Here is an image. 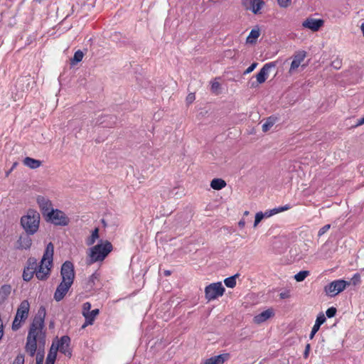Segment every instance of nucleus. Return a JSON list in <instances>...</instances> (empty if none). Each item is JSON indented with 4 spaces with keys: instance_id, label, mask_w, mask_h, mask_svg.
<instances>
[{
    "instance_id": "50",
    "label": "nucleus",
    "mask_w": 364,
    "mask_h": 364,
    "mask_svg": "<svg viewBox=\"0 0 364 364\" xmlns=\"http://www.w3.org/2000/svg\"><path fill=\"white\" fill-rule=\"evenodd\" d=\"M55 359L50 358V357L46 358V364H54L55 363Z\"/></svg>"
},
{
    "instance_id": "53",
    "label": "nucleus",
    "mask_w": 364,
    "mask_h": 364,
    "mask_svg": "<svg viewBox=\"0 0 364 364\" xmlns=\"http://www.w3.org/2000/svg\"><path fill=\"white\" fill-rule=\"evenodd\" d=\"M264 218H268L272 215V213L269 210H267L263 213Z\"/></svg>"
},
{
    "instance_id": "26",
    "label": "nucleus",
    "mask_w": 364,
    "mask_h": 364,
    "mask_svg": "<svg viewBox=\"0 0 364 364\" xmlns=\"http://www.w3.org/2000/svg\"><path fill=\"white\" fill-rule=\"evenodd\" d=\"M36 270L28 269V267H25L23 269L22 277L23 279L26 282H29L36 274Z\"/></svg>"
},
{
    "instance_id": "15",
    "label": "nucleus",
    "mask_w": 364,
    "mask_h": 364,
    "mask_svg": "<svg viewBox=\"0 0 364 364\" xmlns=\"http://www.w3.org/2000/svg\"><path fill=\"white\" fill-rule=\"evenodd\" d=\"M29 309L30 304L28 300L22 301L17 309L15 316L20 318L21 320L26 321L28 316Z\"/></svg>"
},
{
    "instance_id": "21",
    "label": "nucleus",
    "mask_w": 364,
    "mask_h": 364,
    "mask_svg": "<svg viewBox=\"0 0 364 364\" xmlns=\"http://www.w3.org/2000/svg\"><path fill=\"white\" fill-rule=\"evenodd\" d=\"M99 314V309H95L92 311H90L87 315H85V323L82 326V328H85L87 325H92L93 321L96 317Z\"/></svg>"
},
{
    "instance_id": "52",
    "label": "nucleus",
    "mask_w": 364,
    "mask_h": 364,
    "mask_svg": "<svg viewBox=\"0 0 364 364\" xmlns=\"http://www.w3.org/2000/svg\"><path fill=\"white\" fill-rule=\"evenodd\" d=\"M353 284H356V282H357L358 281H359V279H360V276H359V274H355V275H354V277H353Z\"/></svg>"
},
{
    "instance_id": "17",
    "label": "nucleus",
    "mask_w": 364,
    "mask_h": 364,
    "mask_svg": "<svg viewBox=\"0 0 364 364\" xmlns=\"http://www.w3.org/2000/svg\"><path fill=\"white\" fill-rule=\"evenodd\" d=\"M30 235H28L27 233H26V235H21L19 237L17 241V243L18 245V249L28 250L31 247L32 239L31 238Z\"/></svg>"
},
{
    "instance_id": "10",
    "label": "nucleus",
    "mask_w": 364,
    "mask_h": 364,
    "mask_svg": "<svg viewBox=\"0 0 364 364\" xmlns=\"http://www.w3.org/2000/svg\"><path fill=\"white\" fill-rule=\"evenodd\" d=\"M242 4L246 10L251 11L255 14H261V9L264 5L263 0H242Z\"/></svg>"
},
{
    "instance_id": "37",
    "label": "nucleus",
    "mask_w": 364,
    "mask_h": 364,
    "mask_svg": "<svg viewBox=\"0 0 364 364\" xmlns=\"http://www.w3.org/2000/svg\"><path fill=\"white\" fill-rule=\"evenodd\" d=\"M24 355L23 353H18L12 364H24Z\"/></svg>"
},
{
    "instance_id": "39",
    "label": "nucleus",
    "mask_w": 364,
    "mask_h": 364,
    "mask_svg": "<svg viewBox=\"0 0 364 364\" xmlns=\"http://www.w3.org/2000/svg\"><path fill=\"white\" fill-rule=\"evenodd\" d=\"M91 304L89 302H85L82 305V315L85 317V315H87L90 311Z\"/></svg>"
},
{
    "instance_id": "8",
    "label": "nucleus",
    "mask_w": 364,
    "mask_h": 364,
    "mask_svg": "<svg viewBox=\"0 0 364 364\" xmlns=\"http://www.w3.org/2000/svg\"><path fill=\"white\" fill-rule=\"evenodd\" d=\"M60 276L62 282L73 284L75 279L74 265L70 261H65L61 266Z\"/></svg>"
},
{
    "instance_id": "6",
    "label": "nucleus",
    "mask_w": 364,
    "mask_h": 364,
    "mask_svg": "<svg viewBox=\"0 0 364 364\" xmlns=\"http://www.w3.org/2000/svg\"><path fill=\"white\" fill-rule=\"evenodd\" d=\"M225 288L221 282L212 283L205 289V296L208 301L217 299L223 295Z\"/></svg>"
},
{
    "instance_id": "13",
    "label": "nucleus",
    "mask_w": 364,
    "mask_h": 364,
    "mask_svg": "<svg viewBox=\"0 0 364 364\" xmlns=\"http://www.w3.org/2000/svg\"><path fill=\"white\" fill-rule=\"evenodd\" d=\"M72 284H73L68 282H61L57 287L56 290L54 293V299L56 301H61L69 291Z\"/></svg>"
},
{
    "instance_id": "29",
    "label": "nucleus",
    "mask_w": 364,
    "mask_h": 364,
    "mask_svg": "<svg viewBox=\"0 0 364 364\" xmlns=\"http://www.w3.org/2000/svg\"><path fill=\"white\" fill-rule=\"evenodd\" d=\"M38 339V349L41 350H44V347L46 345V333L43 331V329H41V331H38V336L37 340Z\"/></svg>"
},
{
    "instance_id": "5",
    "label": "nucleus",
    "mask_w": 364,
    "mask_h": 364,
    "mask_svg": "<svg viewBox=\"0 0 364 364\" xmlns=\"http://www.w3.org/2000/svg\"><path fill=\"white\" fill-rule=\"evenodd\" d=\"M44 218L47 222L57 226H66L70 223L69 218L59 209H51Z\"/></svg>"
},
{
    "instance_id": "41",
    "label": "nucleus",
    "mask_w": 364,
    "mask_h": 364,
    "mask_svg": "<svg viewBox=\"0 0 364 364\" xmlns=\"http://www.w3.org/2000/svg\"><path fill=\"white\" fill-rule=\"evenodd\" d=\"M326 318L323 313H320L316 320L315 323L318 324V326H321L325 321Z\"/></svg>"
},
{
    "instance_id": "51",
    "label": "nucleus",
    "mask_w": 364,
    "mask_h": 364,
    "mask_svg": "<svg viewBox=\"0 0 364 364\" xmlns=\"http://www.w3.org/2000/svg\"><path fill=\"white\" fill-rule=\"evenodd\" d=\"M320 328V326H318V324H316L314 323L313 328H312V330L311 331H314V333H317L318 331Z\"/></svg>"
},
{
    "instance_id": "64",
    "label": "nucleus",
    "mask_w": 364,
    "mask_h": 364,
    "mask_svg": "<svg viewBox=\"0 0 364 364\" xmlns=\"http://www.w3.org/2000/svg\"><path fill=\"white\" fill-rule=\"evenodd\" d=\"M11 170L7 172V174H9L11 173Z\"/></svg>"
},
{
    "instance_id": "32",
    "label": "nucleus",
    "mask_w": 364,
    "mask_h": 364,
    "mask_svg": "<svg viewBox=\"0 0 364 364\" xmlns=\"http://www.w3.org/2000/svg\"><path fill=\"white\" fill-rule=\"evenodd\" d=\"M38 263H37V259L35 258V257H29L26 262V267H28V269H33V270H36L38 268Z\"/></svg>"
},
{
    "instance_id": "28",
    "label": "nucleus",
    "mask_w": 364,
    "mask_h": 364,
    "mask_svg": "<svg viewBox=\"0 0 364 364\" xmlns=\"http://www.w3.org/2000/svg\"><path fill=\"white\" fill-rule=\"evenodd\" d=\"M239 277V274L229 277L224 280V283L227 287L234 288L236 285V278Z\"/></svg>"
},
{
    "instance_id": "30",
    "label": "nucleus",
    "mask_w": 364,
    "mask_h": 364,
    "mask_svg": "<svg viewBox=\"0 0 364 364\" xmlns=\"http://www.w3.org/2000/svg\"><path fill=\"white\" fill-rule=\"evenodd\" d=\"M98 279V274L96 273L92 274L88 279L85 288L92 289L95 285V280Z\"/></svg>"
},
{
    "instance_id": "14",
    "label": "nucleus",
    "mask_w": 364,
    "mask_h": 364,
    "mask_svg": "<svg viewBox=\"0 0 364 364\" xmlns=\"http://www.w3.org/2000/svg\"><path fill=\"white\" fill-rule=\"evenodd\" d=\"M323 23L324 21L322 19L308 18L302 23V26L312 31H318Z\"/></svg>"
},
{
    "instance_id": "61",
    "label": "nucleus",
    "mask_w": 364,
    "mask_h": 364,
    "mask_svg": "<svg viewBox=\"0 0 364 364\" xmlns=\"http://www.w3.org/2000/svg\"><path fill=\"white\" fill-rule=\"evenodd\" d=\"M16 165H17V162L14 163V164L11 168V171H12L16 166Z\"/></svg>"
},
{
    "instance_id": "18",
    "label": "nucleus",
    "mask_w": 364,
    "mask_h": 364,
    "mask_svg": "<svg viewBox=\"0 0 364 364\" xmlns=\"http://www.w3.org/2000/svg\"><path fill=\"white\" fill-rule=\"evenodd\" d=\"M274 315L272 309H267L258 315L255 316L253 318L255 323L259 324L266 321L268 318Z\"/></svg>"
},
{
    "instance_id": "27",
    "label": "nucleus",
    "mask_w": 364,
    "mask_h": 364,
    "mask_svg": "<svg viewBox=\"0 0 364 364\" xmlns=\"http://www.w3.org/2000/svg\"><path fill=\"white\" fill-rule=\"evenodd\" d=\"M277 117H269L267 121L262 124V131L266 132L275 124Z\"/></svg>"
},
{
    "instance_id": "34",
    "label": "nucleus",
    "mask_w": 364,
    "mask_h": 364,
    "mask_svg": "<svg viewBox=\"0 0 364 364\" xmlns=\"http://www.w3.org/2000/svg\"><path fill=\"white\" fill-rule=\"evenodd\" d=\"M58 350V347H56L55 343L53 342L52 343V346L50 348L49 353L47 355V357H50V358L56 359L57 352Z\"/></svg>"
},
{
    "instance_id": "23",
    "label": "nucleus",
    "mask_w": 364,
    "mask_h": 364,
    "mask_svg": "<svg viewBox=\"0 0 364 364\" xmlns=\"http://www.w3.org/2000/svg\"><path fill=\"white\" fill-rule=\"evenodd\" d=\"M260 35V31L259 28H253L249 36L247 38V42L249 43H255L256 40L258 38V37Z\"/></svg>"
},
{
    "instance_id": "25",
    "label": "nucleus",
    "mask_w": 364,
    "mask_h": 364,
    "mask_svg": "<svg viewBox=\"0 0 364 364\" xmlns=\"http://www.w3.org/2000/svg\"><path fill=\"white\" fill-rule=\"evenodd\" d=\"M99 238V228H96L95 230L92 232L91 235L87 239L86 244L88 246L92 245L97 239Z\"/></svg>"
},
{
    "instance_id": "40",
    "label": "nucleus",
    "mask_w": 364,
    "mask_h": 364,
    "mask_svg": "<svg viewBox=\"0 0 364 364\" xmlns=\"http://www.w3.org/2000/svg\"><path fill=\"white\" fill-rule=\"evenodd\" d=\"M289 208V206L288 205H284V206H281V207L277 208H273L272 210H269V211L272 213V215H273L274 214L279 213L282 212L284 210H287Z\"/></svg>"
},
{
    "instance_id": "60",
    "label": "nucleus",
    "mask_w": 364,
    "mask_h": 364,
    "mask_svg": "<svg viewBox=\"0 0 364 364\" xmlns=\"http://www.w3.org/2000/svg\"><path fill=\"white\" fill-rule=\"evenodd\" d=\"M53 326H54V322L53 321L50 322L49 327L53 328Z\"/></svg>"
},
{
    "instance_id": "7",
    "label": "nucleus",
    "mask_w": 364,
    "mask_h": 364,
    "mask_svg": "<svg viewBox=\"0 0 364 364\" xmlns=\"http://www.w3.org/2000/svg\"><path fill=\"white\" fill-rule=\"evenodd\" d=\"M348 284H349V283L345 280H335L331 282L329 284L326 285L324 287V291L326 294L329 295L330 296H334L338 294L340 292L343 291Z\"/></svg>"
},
{
    "instance_id": "58",
    "label": "nucleus",
    "mask_w": 364,
    "mask_h": 364,
    "mask_svg": "<svg viewBox=\"0 0 364 364\" xmlns=\"http://www.w3.org/2000/svg\"><path fill=\"white\" fill-rule=\"evenodd\" d=\"M360 29H361V31H362V33L364 36V22L362 23L361 26H360Z\"/></svg>"
},
{
    "instance_id": "24",
    "label": "nucleus",
    "mask_w": 364,
    "mask_h": 364,
    "mask_svg": "<svg viewBox=\"0 0 364 364\" xmlns=\"http://www.w3.org/2000/svg\"><path fill=\"white\" fill-rule=\"evenodd\" d=\"M304 57H305L304 53L295 56L294 59L292 60V62L291 63V67H290L289 71L291 72L292 70L299 68L301 63L303 61Z\"/></svg>"
},
{
    "instance_id": "59",
    "label": "nucleus",
    "mask_w": 364,
    "mask_h": 364,
    "mask_svg": "<svg viewBox=\"0 0 364 364\" xmlns=\"http://www.w3.org/2000/svg\"><path fill=\"white\" fill-rule=\"evenodd\" d=\"M316 333H314V331H311V333H310V335H309V338H310V339H313V338L314 337V336H315V334H316Z\"/></svg>"
},
{
    "instance_id": "9",
    "label": "nucleus",
    "mask_w": 364,
    "mask_h": 364,
    "mask_svg": "<svg viewBox=\"0 0 364 364\" xmlns=\"http://www.w3.org/2000/svg\"><path fill=\"white\" fill-rule=\"evenodd\" d=\"M275 67L276 62H271L264 65V66L261 68L259 72L256 75L257 81L251 82V87H256L258 86L259 84L264 82L267 80L270 69Z\"/></svg>"
},
{
    "instance_id": "44",
    "label": "nucleus",
    "mask_w": 364,
    "mask_h": 364,
    "mask_svg": "<svg viewBox=\"0 0 364 364\" xmlns=\"http://www.w3.org/2000/svg\"><path fill=\"white\" fill-rule=\"evenodd\" d=\"M258 63H253L251 64L250 66H249L246 70L244 72V75H246V74H249L250 73H252L255 68L257 66Z\"/></svg>"
},
{
    "instance_id": "16",
    "label": "nucleus",
    "mask_w": 364,
    "mask_h": 364,
    "mask_svg": "<svg viewBox=\"0 0 364 364\" xmlns=\"http://www.w3.org/2000/svg\"><path fill=\"white\" fill-rule=\"evenodd\" d=\"M230 357V353H223L206 359L203 364H223Z\"/></svg>"
},
{
    "instance_id": "35",
    "label": "nucleus",
    "mask_w": 364,
    "mask_h": 364,
    "mask_svg": "<svg viewBox=\"0 0 364 364\" xmlns=\"http://www.w3.org/2000/svg\"><path fill=\"white\" fill-rule=\"evenodd\" d=\"M24 321V320H21L20 318L15 316L12 323V330H18L21 327V323Z\"/></svg>"
},
{
    "instance_id": "43",
    "label": "nucleus",
    "mask_w": 364,
    "mask_h": 364,
    "mask_svg": "<svg viewBox=\"0 0 364 364\" xmlns=\"http://www.w3.org/2000/svg\"><path fill=\"white\" fill-rule=\"evenodd\" d=\"M330 228H331V225H329V224L324 225L318 230V235L319 237L323 235L324 233H326L330 229Z\"/></svg>"
},
{
    "instance_id": "11",
    "label": "nucleus",
    "mask_w": 364,
    "mask_h": 364,
    "mask_svg": "<svg viewBox=\"0 0 364 364\" xmlns=\"http://www.w3.org/2000/svg\"><path fill=\"white\" fill-rule=\"evenodd\" d=\"M70 338L68 336H63L56 343L58 350L65 355L70 358L72 356V350L70 348Z\"/></svg>"
},
{
    "instance_id": "42",
    "label": "nucleus",
    "mask_w": 364,
    "mask_h": 364,
    "mask_svg": "<svg viewBox=\"0 0 364 364\" xmlns=\"http://www.w3.org/2000/svg\"><path fill=\"white\" fill-rule=\"evenodd\" d=\"M264 218V215L262 212H259L256 213L255 218V223H254V227H257V225L260 223V221Z\"/></svg>"
},
{
    "instance_id": "20",
    "label": "nucleus",
    "mask_w": 364,
    "mask_h": 364,
    "mask_svg": "<svg viewBox=\"0 0 364 364\" xmlns=\"http://www.w3.org/2000/svg\"><path fill=\"white\" fill-rule=\"evenodd\" d=\"M11 287L9 284H4L0 288V304L5 301L11 294Z\"/></svg>"
},
{
    "instance_id": "12",
    "label": "nucleus",
    "mask_w": 364,
    "mask_h": 364,
    "mask_svg": "<svg viewBox=\"0 0 364 364\" xmlns=\"http://www.w3.org/2000/svg\"><path fill=\"white\" fill-rule=\"evenodd\" d=\"M36 201L44 218L47 216V214L50 212L51 209H53L52 208V202L48 198L38 196Z\"/></svg>"
},
{
    "instance_id": "38",
    "label": "nucleus",
    "mask_w": 364,
    "mask_h": 364,
    "mask_svg": "<svg viewBox=\"0 0 364 364\" xmlns=\"http://www.w3.org/2000/svg\"><path fill=\"white\" fill-rule=\"evenodd\" d=\"M336 312H337L336 309L335 307L332 306V307L328 308L326 310V314L328 318H333L336 316Z\"/></svg>"
},
{
    "instance_id": "49",
    "label": "nucleus",
    "mask_w": 364,
    "mask_h": 364,
    "mask_svg": "<svg viewBox=\"0 0 364 364\" xmlns=\"http://www.w3.org/2000/svg\"><path fill=\"white\" fill-rule=\"evenodd\" d=\"M289 296L290 295H289V291L282 292L279 294L280 298L282 299L289 298Z\"/></svg>"
},
{
    "instance_id": "22",
    "label": "nucleus",
    "mask_w": 364,
    "mask_h": 364,
    "mask_svg": "<svg viewBox=\"0 0 364 364\" xmlns=\"http://www.w3.org/2000/svg\"><path fill=\"white\" fill-rule=\"evenodd\" d=\"M226 186V182L222 178H214L210 182V187L214 190H221Z\"/></svg>"
},
{
    "instance_id": "63",
    "label": "nucleus",
    "mask_w": 364,
    "mask_h": 364,
    "mask_svg": "<svg viewBox=\"0 0 364 364\" xmlns=\"http://www.w3.org/2000/svg\"><path fill=\"white\" fill-rule=\"evenodd\" d=\"M11 170L7 172V174H9L11 173Z\"/></svg>"
},
{
    "instance_id": "48",
    "label": "nucleus",
    "mask_w": 364,
    "mask_h": 364,
    "mask_svg": "<svg viewBox=\"0 0 364 364\" xmlns=\"http://www.w3.org/2000/svg\"><path fill=\"white\" fill-rule=\"evenodd\" d=\"M220 83L218 82H214L212 83V85H211V90L213 92H215L217 91L219 88H220Z\"/></svg>"
},
{
    "instance_id": "47",
    "label": "nucleus",
    "mask_w": 364,
    "mask_h": 364,
    "mask_svg": "<svg viewBox=\"0 0 364 364\" xmlns=\"http://www.w3.org/2000/svg\"><path fill=\"white\" fill-rule=\"evenodd\" d=\"M310 349H311V346L309 343L306 344V347H305V350H304V357L305 358H307L308 356H309V351H310Z\"/></svg>"
},
{
    "instance_id": "56",
    "label": "nucleus",
    "mask_w": 364,
    "mask_h": 364,
    "mask_svg": "<svg viewBox=\"0 0 364 364\" xmlns=\"http://www.w3.org/2000/svg\"><path fill=\"white\" fill-rule=\"evenodd\" d=\"M238 225H239L240 228H244V227H245V220H240V221H239V223H238Z\"/></svg>"
},
{
    "instance_id": "1",
    "label": "nucleus",
    "mask_w": 364,
    "mask_h": 364,
    "mask_svg": "<svg viewBox=\"0 0 364 364\" xmlns=\"http://www.w3.org/2000/svg\"><path fill=\"white\" fill-rule=\"evenodd\" d=\"M46 315V308L41 306L33 319L26 338V351L30 356H34L37 350V338L38 331L44 328V321Z\"/></svg>"
},
{
    "instance_id": "55",
    "label": "nucleus",
    "mask_w": 364,
    "mask_h": 364,
    "mask_svg": "<svg viewBox=\"0 0 364 364\" xmlns=\"http://www.w3.org/2000/svg\"><path fill=\"white\" fill-rule=\"evenodd\" d=\"M4 336V328H3V324H0V340L3 338Z\"/></svg>"
},
{
    "instance_id": "54",
    "label": "nucleus",
    "mask_w": 364,
    "mask_h": 364,
    "mask_svg": "<svg viewBox=\"0 0 364 364\" xmlns=\"http://www.w3.org/2000/svg\"><path fill=\"white\" fill-rule=\"evenodd\" d=\"M364 124V117H362L360 119H359V120L358 121V122L356 123L355 126H356V127H358V126H360V125H362V124Z\"/></svg>"
},
{
    "instance_id": "33",
    "label": "nucleus",
    "mask_w": 364,
    "mask_h": 364,
    "mask_svg": "<svg viewBox=\"0 0 364 364\" xmlns=\"http://www.w3.org/2000/svg\"><path fill=\"white\" fill-rule=\"evenodd\" d=\"M309 275V272L307 270L300 271L294 275V279L296 282L304 281Z\"/></svg>"
},
{
    "instance_id": "19",
    "label": "nucleus",
    "mask_w": 364,
    "mask_h": 364,
    "mask_svg": "<svg viewBox=\"0 0 364 364\" xmlns=\"http://www.w3.org/2000/svg\"><path fill=\"white\" fill-rule=\"evenodd\" d=\"M23 163L25 166L29 167L30 168L35 169L40 167L42 164V161L40 160H37L31 157H26Z\"/></svg>"
},
{
    "instance_id": "3",
    "label": "nucleus",
    "mask_w": 364,
    "mask_h": 364,
    "mask_svg": "<svg viewBox=\"0 0 364 364\" xmlns=\"http://www.w3.org/2000/svg\"><path fill=\"white\" fill-rule=\"evenodd\" d=\"M113 246L108 240H100V243L89 249L87 264L90 265L97 262H102L112 251Z\"/></svg>"
},
{
    "instance_id": "2",
    "label": "nucleus",
    "mask_w": 364,
    "mask_h": 364,
    "mask_svg": "<svg viewBox=\"0 0 364 364\" xmlns=\"http://www.w3.org/2000/svg\"><path fill=\"white\" fill-rule=\"evenodd\" d=\"M53 253L54 245L52 242H49L46 247L40 264H38L36 272V276L38 279L45 281L49 277L53 266Z\"/></svg>"
},
{
    "instance_id": "62",
    "label": "nucleus",
    "mask_w": 364,
    "mask_h": 364,
    "mask_svg": "<svg viewBox=\"0 0 364 364\" xmlns=\"http://www.w3.org/2000/svg\"><path fill=\"white\" fill-rule=\"evenodd\" d=\"M248 214H249V211H245V212L244 213V215H247Z\"/></svg>"
},
{
    "instance_id": "57",
    "label": "nucleus",
    "mask_w": 364,
    "mask_h": 364,
    "mask_svg": "<svg viewBox=\"0 0 364 364\" xmlns=\"http://www.w3.org/2000/svg\"><path fill=\"white\" fill-rule=\"evenodd\" d=\"M171 272L170 270H165L164 271V275L165 276H169V275H171Z\"/></svg>"
},
{
    "instance_id": "46",
    "label": "nucleus",
    "mask_w": 364,
    "mask_h": 364,
    "mask_svg": "<svg viewBox=\"0 0 364 364\" xmlns=\"http://www.w3.org/2000/svg\"><path fill=\"white\" fill-rule=\"evenodd\" d=\"M195 94L194 93H189L186 97V102L187 104H191L195 100Z\"/></svg>"
},
{
    "instance_id": "45",
    "label": "nucleus",
    "mask_w": 364,
    "mask_h": 364,
    "mask_svg": "<svg viewBox=\"0 0 364 364\" xmlns=\"http://www.w3.org/2000/svg\"><path fill=\"white\" fill-rule=\"evenodd\" d=\"M277 2L282 8H287L290 4V0H277Z\"/></svg>"
},
{
    "instance_id": "4",
    "label": "nucleus",
    "mask_w": 364,
    "mask_h": 364,
    "mask_svg": "<svg viewBox=\"0 0 364 364\" xmlns=\"http://www.w3.org/2000/svg\"><path fill=\"white\" fill-rule=\"evenodd\" d=\"M40 214L33 209H29L26 215L21 218V225L28 235H34L39 228Z\"/></svg>"
},
{
    "instance_id": "36",
    "label": "nucleus",
    "mask_w": 364,
    "mask_h": 364,
    "mask_svg": "<svg viewBox=\"0 0 364 364\" xmlns=\"http://www.w3.org/2000/svg\"><path fill=\"white\" fill-rule=\"evenodd\" d=\"M44 360V351L38 349L36 354V364H43Z\"/></svg>"
},
{
    "instance_id": "31",
    "label": "nucleus",
    "mask_w": 364,
    "mask_h": 364,
    "mask_svg": "<svg viewBox=\"0 0 364 364\" xmlns=\"http://www.w3.org/2000/svg\"><path fill=\"white\" fill-rule=\"evenodd\" d=\"M83 56L84 54L82 51H81L80 50H77L75 53L73 58L71 59V64L75 65L80 63L82 60Z\"/></svg>"
}]
</instances>
